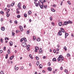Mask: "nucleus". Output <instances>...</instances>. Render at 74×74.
<instances>
[{
    "label": "nucleus",
    "mask_w": 74,
    "mask_h": 74,
    "mask_svg": "<svg viewBox=\"0 0 74 74\" xmlns=\"http://www.w3.org/2000/svg\"><path fill=\"white\" fill-rule=\"evenodd\" d=\"M22 45L23 46V47H25L27 46V45H26V43L25 42H23L22 44Z\"/></svg>",
    "instance_id": "nucleus-1"
},
{
    "label": "nucleus",
    "mask_w": 74,
    "mask_h": 74,
    "mask_svg": "<svg viewBox=\"0 0 74 74\" xmlns=\"http://www.w3.org/2000/svg\"><path fill=\"white\" fill-rule=\"evenodd\" d=\"M30 45H28L27 46V50H28V51H29V48H30Z\"/></svg>",
    "instance_id": "nucleus-2"
},
{
    "label": "nucleus",
    "mask_w": 74,
    "mask_h": 74,
    "mask_svg": "<svg viewBox=\"0 0 74 74\" xmlns=\"http://www.w3.org/2000/svg\"><path fill=\"white\" fill-rule=\"evenodd\" d=\"M39 49V48L38 47H35V52H36L38 51V50Z\"/></svg>",
    "instance_id": "nucleus-3"
},
{
    "label": "nucleus",
    "mask_w": 74,
    "mask_h": 74,
    "mask_svg": "<svg viewBox=\"0 0 74 74\" xmlns=\"http://www.w3.org/2000/svg\"><path fill=\"white\" fill-rule=\"evenodd\" d=\"M62 32H61V31H59V33H58V36H62Z\"/></svg>",
    "instance_id": "nucleus-4"
},
{
    "label": "nucleus",
    "mask_w": 74,
    "mask_h": 74,
    "mask_svg": "<svg viewBox=\"0 0 74 74\" xmlns=\"http://www.w3.org/2000/svg\"><path fill=\"white\" fill-rule=\"evenodd\" d=\"M1 30L2 31H4L5 30V27H2L1 28Z\"/></svg>",
    "instance_id": "nucleus-5"
},
{
    "label": "nucleus",
    "mask_w": 74,
    "mask_h": 74,
    "mask_svg": "<svg viewBox=\"0 0 74 74\" xmlns=\"http://www.w3.org/2000/svg\"><path fill=\"white\" fill-rule=\"evenodd\" d=\"M20 31H21V32H22V31L23 30V27H22V26H21V27H20Z\"/></svg>",
    "instance_id": "nucleus-6"
},
{
    "label": "nucleus",
    "mask_w": 74,
    "mask_h": 74,
    "mask_svg": "<svg viewBox=\"0 0 74 74\" xmlns=\"http://www.w3.org/2000/svg\"><path fill=\"white\" fill-rule=\"evenodd\" d=\"M60 29H61V32H62L63 33L64 32V29H63V28H60Z\"/></svg>",
    "instance_id": "nucleus-7"
},
{
    "label": "nucleus",
    "mask_w": 74,
    "mask_h": 74,
    "mask_svg": "<svg viewBox=\"0 0 74 74\" xmlns=\"http://www.w3.org/2000/svg\"><path fill=\"white\" fill-rule=\"evenodd\" d=\"M47 70L49 71H51L52 70V68L51 67H49L47 68Z\"/></svg>",
    "instance_id": "nucleus-8"
},
{
    "label": "nucleus",
    "mask_w": 74,
    "mask_h": 74,
    "mask_svg": "<svg viewBox=\"0 0 74 74\" xmlns=\"http://www.w3.org/2000/svg\"><path fill=\"white\" fill-rule=\"evenodd\" d=\"M58 25L60 26H61L62 25V22H61L58 23Z\"/></svg>",
    "instance_id": "nucleus-9"
},
{
    "label": "nucleus",
    "mask_w": 74,
    "mask_h": 74,
    "mask_svg": "<svg viewBox=\"0 0 74 74\" xmlns=\"http://www.w3.org/2000/svg\"><path fill=\"white\" fill-rule=\"evenodd\" d=\"M51 11H52L53 12H55V10H54L53 8H51Z\"/></svg>",
    "instance_id": "nucleus-10"
},
{
    "label": "nucleus",
    "mask_w": 74,
    "mask_h": 74,
    "mask_svg": "<svg viewBox=\"0 0 74 74\" xmlns=\"http://www.w3.org/2000/svg\"><path fill=\"white\" fill-rule=\"evenodd\" d=\"M9 43L10 44V46H12V45H13V43H12V42H10Z\"/></svg>",
    "instance_id": "nucleus-11"
},
{
    "label": "nucleus",
    "mask_w": 74,
    "mask_h": 74,
    "mask_svg": "<svg viewBox=\"0 0 74 74\" xmlns=\"http://www.w3.org/2000/svg\"><path fill=\"white\" fill-rule=\"evenodd\" d=\"M73 22L72 21H69L67 22V24H69V23H72Z\"/></svg>",
    "instance_id": "nucleus-12"
},
{
    "label": "nucleus",
    "mask_w": 74,
    "mask_h": 74,
    "mask_svg": "<svg viewBox=\"0 0 74 74\" xmlns=\"http://www.w3.org/2000/svg\"><path fill=\"white\" fill-rule=\"evenodd\" d=\"M43 7H44V4H42V5H40V7L41 8H43Z\"/></svg>",
    "instance_id": "nucleus-13"
},
{
    "label": "nucleus",
    "mask_w": 74,
    "mask_h": 74,
    "mask_svg": "<svg viewBox=\"0 0 74 74\" xmlns=\"http://www.w3.org/2000/svg\"><path fill=\"white\" fill-rule=\"evenodd\" d=\"M14 56H11L10 57V60H12V59H13L14 58Z\"/></svg>",
    "instance_id": "nucleus-14"
},
{
    "label": "nucleus",
    "mask_w": 74,
    "mask_h": 74,
    "mask_svg": "<svg viewBox=\"0 0 74 74\" xmlns=\"http://www.w3.org/2000/svg\"><path fill=\"white\" fill-rule=\"evenodd\" d=\"M42 65L40 64L39 65V68L40 69H42Z\"/></svg>",
    "instance_id": "nucleus-15"
},
{
    "label": "nucleus",
    "mask_w": 74,
    "mask_h": 74,
    "mask_svg": "<svg viewBox=\"0 0 74 74\" xmlns=\"http://www.w3.org/2000/svg\"><path fill=\"white\" fill-rule=\"evenodd\" d=\"M36 37L35 36H33V40L34 41L35 40H36Z\"/></svg>",
    "instance_id": "nucleus-16"
},
{
    "label": "nucleus",
    "mask_w": 74,
    "mask_h": 74,
    "mask_svg": "<svg viewBox=\"0 0 74 74\" xmlns=\"http://www.w3.org/2000/svg\"><path fill=\"white\" fill-rule=\"evenodd\" d=\"M15 5V2H13V3H12L11 4V6L12 7L14 6V5Z\"/></svg>",
    "instance_id": "nucleus-17"
},
{
    "label": "nucleus",
    "mask_w": 74,
    "mask_h": 74,
    "mask_svg": "<svg viewBox=\"0 0 74 74\" xmlns=\"http://www.w3.org/2000/svg\"><path fill=\"white\" fill-rule=\"evenodd\" d=\"M53 61H55L56 62V58H54L53 60H52Z\"/></svg>",
    "instance_id": "nucleus-18"
},
{
    "label": "nucleus",
    "mask_w": 74,
    "mask_h": 74,
    "mask_svg": "<svg viewBox=\"0 0 74 74\" xmlns=\"http://www.w3.org/2000/svg\"><path fill=\"white\" fill-rule=\"evenodd\" d=\"M64 24L65 25H66L67 24V21H64Z\"/></svg>",
    "instance_id": "nucleus-19"
},
{
    "label": "nucleus",
    "mask_w": 74,
    "mask_h": 74,
    "mask_svg": "<svg viewBox=\"0 0 74 74\" xmlns=\"http://www.w3.org/2000/svg\"><path fill=\"white\" fill-rule=\"evenodd\" d=\"M43 7H44V8H45V9H47V5H45V6L43 5Z\"/></svg>",
    "instance_id": "nucleus-20"
},
{
    "label": "nucleus",
    "mask_w": 74,
    "mask_h": 74,
    "mask_svg": "<svg viewBox=\"0 0 74 74\" xmlns=\"http://www.w3.org/2000/svg\"><path fill=\"white\" fill-rule=\"evenodd\" d=\"M32 14V12H31L30 11H29L28 12V14L29 15H30Z\"/></svg>",
    "instance_id": "nucleus-21"
},
{
    "label": "nucleus",
    "mask_w": 74,
    "mask_h": 74,
    "mask_svg": "<svg viewBox=\"0 0 74 74\" xmlns=\"http://www.w3.org/2000/svg\"><path fill=\"white\" fill-rule=\"evenodd\" d=\"M20 6H21V3H18V7H19Z\"/></svg>",
    "instance_id": "nucleus-22"
},
{
    "label": "nucleus",
    "mask_w": 74,
    "mask_h": 74,
    "mask_svg": "<svg viewBox=\"0 0 74 74\" xmlns=\"http://www.w3.org/2000/svg\"><path fill=\"white\" fill-rule=\"evenodd\" d=\"M24 15L25 18H26V17H27V14H25Z\"/></svg>",
    "instance_id": "nucleus-23"
},
{
    "label": "nucleus",
    "mask_w": 74,
    "mask_h": 74,
    "mask_svg": "<svg viewBox=\"0 0 74 74\" xmlns=\"http://www.w3.org/2000/svg\"><path fill=\"white\" fill-rule=\"evenodd\" d=\"M65 36H66L67 37L68 36V35H69V34L67 33H66L65 34Z\"/></svg>",
    "instance_id": "nucleus-24"
},
{
    "label": "nucleus",
    "mask_w": 74,
    "mask_h": 74,
    "mask_svg": "<svg viewBox=\"0 0 74 74\" xmlns=\"http://www.w3.org/2000/svg\"><path fill=\"white\" fill-rule=\"evenodd\" d=\"M37 41H38V42H39V41H40V39L39 38H38L37 39Z\"/></svg>",
    "instance_id": "nucleus-25"
},
{
    "label": "nucleus",
    "mask_w": 74,
    "mask_h": 74,
    "mask_svg": "<svg viewBox=\"0 0 74 74\" xmlns=\"http://www.w3.org/2000/svg\"><path fill=\"white\" fill-rule=\"evenodd\" d=\"M40 3H42V4H44V2H42V0H40Z\"/></svg>",
    "instance_id": "nucleus-26"
},
{
    "label": "nucleus",
    "mask_w": 74,
    "mask_h": 74,
    "mask_svg": "<svg viewBox=\"0 0 74 74\" xmlns=\"http://www.w3.org/2000/svg\"><path fill=\"white\" fill-rule=\"evenodd\" d=\"M3 39L1 38V42H3Z\"/></svg>",
    "instance_id": "nucleus-27"
},
{
    "label": "nucleus",
    "mask_w": 74,
    "mask_h": 74,
    "mask_svg": "<svg viewBox=\"0 0 74 74\" xmlns=\"http://www.w3.org/2000/svg\"><path fill=\"white\" fill-rule=\"evenodd\" d=\"M20 69L21 70H23V66L21 67L20 68Z\"/></svg>",
    "instance_id": "nucleus-28"
},
{
    "label": "nucleus",
    "mask_w": 74,
    "mask_h": 74,
    "mask_svg": "<svg viewBox=\"0 0 74 74\" xmlns=\"http://www.w3.org/2000/svg\"><path fill=\"white\" fill-rule=\"evenodd\" d=\"M59 57L60 58H63V56L62 55H60V56H59Z\"/></svg>",
    "instance_id": "nucleus-29"
},
{
    "label": "nucleus",
    "mask_w": 74,
    "mask_h": 74,
    "mask_svg": "<svg viewBox=\"0 0 74 74\" xmlns=\"http://www.w3.org/2000/svg\"><path fill=\"white\" fill-rule=\"evenodd\" d=\"M29 33H30V32H29V30H27V31L26 33L27 34H29Z\"/></svg>",
    "instance_id": "nucleus-30"
},
{
    "label": "nucleus",
    "mask_w": 74,
    "mask_h": 74,
    "mask_svg": "<svg viewBox=\"0 0 74 74\" xmlns=\"http://www.w3.org/2000/svg\"><path fill=\"white\" fill-rule=\"evenodd\" d=\"M17 17L18 18H19L21 17V16L20 15H18L17 16Z\"/></svg>",
    "instance_id": "nucleus-31"
},
{
    "label": "nucleus",
    "mask_w": 74,
    "mask_h": 74,
    "mask_svg": "<svg viewBox=\"0 0 74 74\" xmlns=\"http://www.w3.org/2000/svg\"><path fill=\"white\" fill-rule=\"evenodd\" d=\"M64 49H65V51H66L67 50V48L66 47H64Z\"/></svg>",
    "instance_id": "nucleus-32"
},
{
    "label": "nucleus",
    "mask_w": 74,
    "mask_h": 74,
    "mask_svg": "<svg viewBox=\"0 0 74 74\" xmlns=\"http://www.w3.org/2000/svg\"><path fill=\"white\" fill-rule=\"evenodd\" d=\"M8 54H10V49H8Z\"/></svg>",
    "instance_id": "nucleus-33"
},
{
    "label": "nucleus",
    "mask_w": 74,
    "mask_h": 74,
    "mask_svg": "<svg viewBox=\"0 0 74 74\" xmlns=\"http://www.w3.org/2000/svg\"><path fill=\"white\" fill-rule=\"evenodd\" d=\"M58 62H59V61H60V58L59 57L58 58Z\"/></svg>",
    "instance_id": "nucleus-34"
},
{
    "label": "nucleus",
    "mask_w": 74,
    "mask_h": 74,
    "mask_svg": "<svg viewBox=\"0 0 74 74\" xmlns=\"http://www.w3.org/2000/svg\"><path fill=\"white\" fill-rule=\"evenodd\" d=\"M64 72H65V73H68V71H67V70L65 69L64 71Z\"/></svg>",
    "instance_id": "nucleus-35"
},
{
    "label": "nucleus",
    "mask_w": 74,
    "mask_h": 74,
    "mask_svg": "<svg viewBox=\"0 0 74 74\" xmlns=\"http://www.w3.org/2000/svg\"><path fill=\"white\" fill-rule=\"evenodd\" d=\"M6 16H7L8 17H9V16H10V14H7Z\"/></svg>",
    "instance_id": "nucleus-36"
},
{
    "label": "nucleus",
    "mask_w": 74,
    "mask_h": 74,
    "mask_svg": "<svg viewBox=\"0 0 74 74\" xmlns=\"http://www.w3.org/2000/svg\"><path fill=\"white\" fill-rule=\"evenodd\" d=\"M23 38H22L21 40H20V42H22L23 41Z\"/></svg>",
    "instance_id": "nucleus-37"
},
{
    "label": "nucleus",
    "mask_w": 74,
    "mask_h": 74,
    "mask_svg": "<svg viewBox=\"0 0 74 74\" xmlns=\"http://www.w3.org/2000/svg\"><path fill=\"white\" fill-rule=\"evenodd\" d=\"M35 5L36 7H38V4L36 3Z\"/></svg>",
    "instance_id": "nucleus-38"
},
{
    "label": "nucleus",
    "mask_w": 74,
    "mask_h": 74,
    "mask_svg": "<svg viewBox=\"0 0 74 74\" xmlns=\"http://www.w3.org/2000/svg\"><path fill=\"white\" fill-rule=\"evenodd\" d=\"M5 49H6V47H4L3 51H5Z\"/></svg>",
    "instance_id": "nucleus-39"
},
{
    "label": "nucleus",
    "mask_w": 74,
    "mask_h": 74,
    "mask_svg": "<svg viewBox=\"0 0 74 74\" xmlns=\"http://www.w3.org/2000/svg\"><path fill=\"white\" fill-rule=\"evenodd\" d=\"M7 7L8 8H10V5H8V4L7 5Z\"/></svg>",
    "instance_id": "nucleus-40"
},
{
    "label": "nucleus",
    "mask_w": 74,
    "mask_h": 74,
    "mask_svg": "<svg viewBox=\"0 0 74 74\" xmlns=\"http://www.w3.org/2000/svg\"><path fill=\"white\" fill-rule=\"evenodd\" d=\"M0 73L1 74H4V72L3 71H1Z\"/></svg>",
    "instance_id": "nucleus-41"
},
{
    "label": "nucleus",
    "mask_w": 74,
    "mask_h": 74,
    "mask_svg": "<svg viewBox=\"0 0 74 74\" xmlns=\"http://www.w3.org/2000/svg\"><path fill=\"white\" fill-rule=\"evenodd\" d=\"M67 56H68V57H69V56H70V54L69 53H68L67 55Z\"/></svg>",
    "instance_id": "nucleus-42"
},
{
    "label": "nucleus",
    "mask_w": 74,
    "mask_h": 74,
    "mask_svg": "<svg viewBox=\"0 0 74 74\" xmlns=\"http://www.w3.org/2000/svg\"><path fill=\"white\" fill-rule=\"evenodd\" d=\"M23 8L24 9H25V8H26V7L25 6V5H23Z\"/></svg>",
    "instance_id": "nucleus-43"
},
{
    "label": "nucleus",
    "mask_w": 74,
    "mask_h": 74,
    "mask_svg": "<svg viewBox=\"0 0 74 74\" xmlns=\"http://www.w3.org/2000/svg\"><path fill=\"white\" fill-rule=\"evenodd\" d=\"M39 64V62H37L36 63V65L38 66Z\"/></svg>",
    "instance_id": "nucleus-44"
},
{
    "label": "nucleus",
    "mask_w": 74,
    "mask_h": 74,
    "mask_svg": "<svg viewBox=\"0 0 74 74\" xmlns=\"http://www.w3.org/2000/svg\"><path fill=\"white\" fill-rule=\"evenodd\" d=\"M12 36H14L15 34V33L14 32H12Z\"/></svg>",
    "instance_id": "nucleus-45"
},
{
    "label": "nucleus",
    "mask_w": 74,
    "mask_h": 74,
    "mask_svg": "<svg viewBox=\"0 0 74 74\" xmlns=\"http://www.w3.org/2000/svg\"><path fill=\"white\" fill-rule=\"evenodd\" d=\"M60 59L61 60H64V58H63V57H62Z\"/></svg>",
    "instance_id": "nucleus-46"
},
{
    "label": "nucleus",
    "mask_w": 74,
    "mask_h": 74,
    "mask_svg": "<svg viewBox=\"0 0 74 74\" xmlns=\"http://www.w3.org/2000/svg\"><path fill=\"white\" fill-rule=\"evenodd\" d=\"M36 60H38V57L37 56H36Z\"/></svg>",
    "instance_id": "nucleus-47"
},
{
    "label": "nucleus",
    "mask_w": 74,
    "mask_h": 74,
    "mask_svg": "<svg viewBox=\"0 0 74 74\" xmlns=\"http://www.w3.org/2000/svg\"><path fill=\"white\" fill-rule=\"evenodd\" d=\"M68 3L70 5V1H68Z\"/></svg>",
    "instance_id": "nucleus-48"
},
{
    "label": "nucleus",
    "mask_w": 74,
    "mask_h": 74,
    "mask_svg": "<svg viewBox=\"0 0 74 74\" xmlns=\"http://www.w3.org/2000/svg\"><path fill=\"white\" fill-rule=\"evenodd\" d=\"M1 13L2 14H4V12L3 11H1Z\"/></svg>",
    "instance_id": "nucleus-49"
},
{
    "label": "nucleus",
    "mask_w": 74,
    "mask_h": 74,
    "mask_svg": "<svg viewBox=\"0 0 74 74\" xmlns=\"http://www.w3.org/2000/svg\"><path fill=\"white\" fill-rule=\"evenodd\" d=\"M1 22H3V18H1Z\"/></svg>",
    "instance_id": "nucleus-50"
},
{
    "label": "nucleus",
    "mask_w": 74,
    "mask_h": 74,
    "mask_svg": "<svg viewBox=\"0 0 74 74\" xmlns=\"http://www.w3.org/2000/svg\"><path fill=\"white\" fill-rule=\"evenodd\" d=\"M14 23H18V22L17 21H14Z\"/></svg>",
    "instance_id": "nucleus-51"
},
{
    "label": "nucleus",
    "mask_w": 74,
    "mask_h": 74,
    "mask_svg": "<svg viewBox=\"0 0 74 74\" xmlns=\"http://www.w3.org/2000/svg\"><path fill=\"white\" fill-rule=\"evenodd\" d=\"M50 21H52V17H50Z\"/></svg>",
    "instance_id": "nucleus-52"
},
{
    "label": "nucleus",
    "mask_w": 74,
    "mask_h": 74,
    "mask_svg": "<svg viewBox=\"0 0 74 74\" xmlns=\"http://www.w3.org/2000/svg\"><path fill=\"white\" fill-rule=\"evenodd\" d=\"M2 52H3V50H0V53H2Z\"/></svg>",
    "instance_id": "nucleus-53"
},
{
    "label": "nucleus",
    "mask_w": 74,
    "mask_h": 74,
    "mask_svg": "<svg viewBox=\"0 0 74 74\" xmlns=\"http://www.w3.org/2000/svg\"><path fill=\"white\" fill-rule=\"evenodd\" d=\"M48 66H51V63H50V62L48 63Z\"/></svg>",
    "instance_id": "nucleus-54"
},
{
    "label": "nucleus",
    "mask_w": 74,
    "mask_h": 74,
    "mask_svg": "<svg viewBox=\"0 0 74 74\" xmlns=\"http://www.w3.org/2000/svg\"><path fill=\"white\" fill-rule=\"evenodd\" d=\"M16 13L17 14H19V11L17 10Z\"/></svg>",
    "instance_id": "nucleus-55"
},
{
    "label": "nucleus",
    "mask_w": 74,
    "mask_h": 74,
    "mask_svg": "<svg viewBox=\"0 0 74 74\" xmlns=\"http://www.w3.org/2000/svg\"><path fill=\"white\" fill-rule=\"evenodd\" d=\"M18 32H19V30H16V32L17 33H18Z\"/></svg>",
    "instance_id": "nucleus-56"
},
{
    "label": "nucleus",
    "mask_w": 74,
    "mask_h": 74,
    "mask_svg": "<svg viewBox=\"0 0 74 74\" xmlns=\"http://www.w3.org/2000/svg\"><path fill=\"white\" fill-rule=\"evenodd\" d=\"M24 40L25 42H26V41H27V40L26 39H24Z\"/></svg>",
    "instance_id": "nucleus-57"
},
{
    "label": "nucleus",
    "mask_w": 74,
    "mask_h": 74,
    "mask_svg": "<svg viewBox=\"0 0 74 74\" xmlns=\"http://www.w3.org/2000/svg\"><path fill=\"white\" fill-rule=\"evenodd\" d=\"M56 50H53V52H54V53H56Z\"/></svg>",
    "instance_id": "nucleus-58"
},
{
    "label": "nucleus",
    "mask_w": 74,
    "mask_h": 74,
    "mask_svg": "<svg viewBox=\"0 0 74 74\" xmlns=\"http://www.w3.org/2000/svg\"><path fill=\"white\" fill-rule=\"evenodd\" d=\"M51 24L52 25H53V26H54V23H51Z\"/></svg>",
    "instance_id": "nucleus-59"
},
{
    "label": "nucleus",
    "mask_w": 74,
    "mask_h": 74,
    "mask_svg": "<svg viewBox=\"0 0 74 74\" xmlns=\"http://www.w3.org/2000/svg\"><path fill=\"white\" fill-rule=\"evenodd\" d=\"M18 67H17L16 69V70H18Z\"/></svg>",
    "instance_id": "nucleus-60"
},
{
    "label": "nucleus",
    "mask_w": 74,
    "mask_h": 74,
    "mask_svg": "<svg viewBox=\"0 0 74 74\" xmlns=\"http://www.w3.org/2000/svg\"><path fill=\"white\" fill-rule=\"evenodd\" d=\"M60 69L61 70H63V68H62V67H60Z\"/></svg>",
    "instance_id": "nucleus-61"
},
{
    "label": "nucleus",
    "mask_w": 74,
    "mask_h": 74,
    "mask_svg": "<svg viewBox=\"0 0 74 74\" xmlns=\"http://www.w3.org/2000/svg\"><path fill=\"white\" fill-rule=\"evenodd\" d=\"M53 7H56V5H53Z\"/></svg>",
    "instance_id": "nucleus-62"
},
{
    "label": "nucleus",
    "mask_w": 74,
    "mask_h": 74,
    "mask_svg": "<svg viewBox=\"0 0 74 74\" xmlns=\"http://www.w3.org/2000/svg\"><path fill=\"white\" fill-rule=\"evenodd\" d=\"M29 21L30 22H32V20L31 19H30L29 20Z\"/></svg>",
    "instance_id": "nucleus-63"
},
{
    "label": "nucleus",
    "mask_w": 74,
    "mask_h": 74,
    "mask_svg": "<svg viewBox=\"0 0 74 74\" xmlns=\"http://www.w3.org/2000/svg\"><path fill=\"white\" fill-rule=\"evenodd\" d=\"M9 22H10V23H12V21L11 20H10V21Z\"/></svg>",
    "instance_id": "nucleus-64"
}]
</instances>
